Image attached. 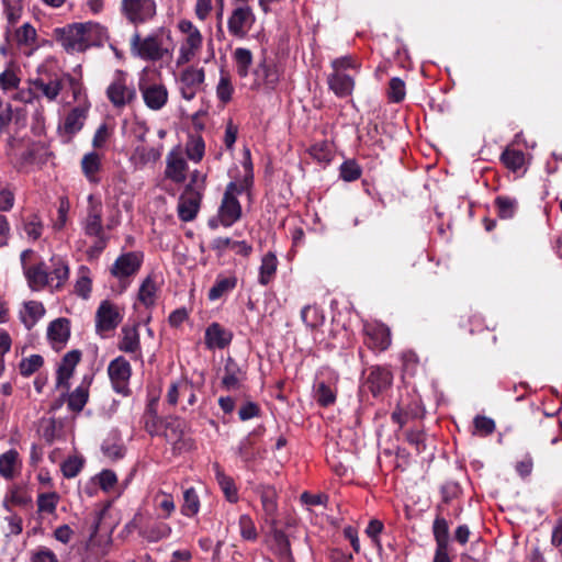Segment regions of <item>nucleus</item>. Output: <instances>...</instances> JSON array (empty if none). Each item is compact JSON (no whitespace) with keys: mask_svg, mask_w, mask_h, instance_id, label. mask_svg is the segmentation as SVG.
<instances>
[{"mask_svg":"<svg viewBox=\"0 0 562 562\" xmlns=\"http://www.w3.org/2000/svg\"><path fill=\"white\" fill-rule=\"evenodd\" d=\"M282 72L277 61L263 53L252 70L254 81L251 89L276 91L280 83Z\"/></svg>","mask_w":562,"mask_h":562,"instance_id":"nucleus-1","label":"nucleus"},{"mask_svg":"<svg viewBox=\"0 0 562 562\" xmlns=\"http://www.w3.org/2000/svg\"><path fill=\"white\" fill-rule=\"evenodd\" d=\"M92 27V23L70 24L55 30L56 38L67 52H83L90 45L88 33Z\"/></svg>","mask_w":562,"mask_h":562,"instance_id":"nucleus-2","label":"nucleus"},{"mask_svg":"<svg viewBox=\"0 0 562 562\" xmlns=\"http://www.w3.org/2000/svg\"><path fill=\"white\" fill-rule=\"evenodd\" d=\"M178 30L186 35L179 48L178 65L190 63L201 50L203 35L192 21L182 19L178 22Z\"/></svg>","mask_w":562,"mask_h":562,"instance_id":"nucleus-3","label":"nucleus"},{"mask_svg":"<svg viewBox=\"0 0 562 562\" xmlns=\"http://www.w3.org/2000/svg\"><path fill=\"white\" fill-rule=\"evenodd\" d=\"M256 22V15L250 5H236L227 19L228 33L238 40L247 37Z\"/></svg>","mask_w":562,"mask_h":562,"instance_id":"nucleus-4","label":"nucleus"},{"mask_svg":"<svg viewBox=\"0 0 562 562\" xmlns=\"http://www.w3.org/2000/svg\"><path fill=\"white\" fill-rule=\"evenodd\" d=\"M236 191V182H228L218 209L220 222L224 227L232 226L241 217V205L236 196L238 194Z\"/></svg>","mask_w":562,"mask_h":562,"instance_id":"nucleus-5","label":"nucleus"},{"mask_svg":"<svg viewBox=\"0 0 562 562\" xmlns=\"http://www.w3.org/2000/svg\"><path fill=\"white\" fill-rule=\"evenodd\" d=\"M393 383V373L387 367L373 366L369 369V373L364 380V387L378 397L391 387Z\"/></svg>","mask_w":562,"mask_h":562,"instance_id":"nucleus-6","label":"nucleus"},{"mask_svg":"<svg viewBox=\"0 0 562 562\" xmlns=\"http://www.w3.org/2000/svg\"><path fill=\"white\" fill-rule=\"evenodd\" d=\"M364 344L371 350L385 351L391 346L390 328L382 323L363 326Z\"/></svg>","mask_w":562,"mask_h":562,"instance_id":"nucleus-7","label":"nucleus"},{"mask_svg":"<svg viewBox=\"0 0 562 562\" xmlns=\"http://www.w3.org/2000/svg\"><path fill=\"white\" fill-rule=\"evenodd\" d=\"M204 80L205 71L203 68L190 66L183 69L179 78L181 97L188 101L193 100Z\"/></svg>","mask_w":562,"mask_h":562,"instance_id":"nucleus-8","label":"nucleus"},{"mask_svg":"<svg viewBox=\"0 0 562 562\" xmlns=\"http://www.w3.org/2000/svg\"><path fill=\"white\" fill-rule=\"evenodd\" d=\"M188 396L187 403L189 406L195 405L198 397L194 392V384L186 376H180L172 381L168 387L166 401L169 405H177L179 397Z\"/></svg>","mask_w":562,"mask_h":562,"instance_id":"nucleus-9","label":"nucleus"},{"mask_svg":"<svg viewBox=\"0 0 562 562\" xmlns=\"http://www.w3.org/2000/svg\"><path fill=\"white\" fill-rule=\"evenodd\" d=\"M203 194L183 190L178 201V216L182 222L193 221L200 210Z\"/></svg>","mask_w":562,"mask_h":562,"instance_id":"nucleus-10","label":"nucleus"},{"mask_svg":"<svg viewBox=\"0 0 562 562\" xmlns=\"http://www.w3.org/2000/svg\"><path fill=\"white\" fill-rule=\"evenodd\" d=\"M265 431V426L259 425L239 441L237 454L246 464L254 462L258 458L259 449L257 442Z\"/></svg>","mask_w":562,"mask_h":562,"instance_id":"nucleus-11","label":"nucleus"},{"mask_svg":"<svg viewBox=\"0 0 562 562\" xmlns=\"http://www.w3.org/2000/svg\"><path fill=\"white\" fill-rule=\"evenodd\" d=\"M109 376L117 393H125L127 381L131 376V367L128 361L119 357L110 362L108 368Z\"/></svg>","mask_w":562,"mask_h":562,"instance_id":"nucleus-12","label":"nucleus"},{"mask_svg":"<svg viewBox=\"0 0 562 562\" xmlns=\"http://www.w3.org/2000/svg\"><path fill=\"white\" fill-rule=\"evenodd\" d=\"M89 206L87 217L83 223L85 233L88 236H101L103 233L102 226V203L89 195Z\"/></svg>","mask_w":562,"mask_h":562,"instance_id":"nucleus-13","label":"nucleus"},{"mask_svg":"<svg viewBox=\"0 0 562 562\" xmlns=\"http://www.w3.org/2000/svg\"><path fill=\"white\" fill-rule=\"evenodd\" d=\"M233 339V333L218 323H212L205 329L204 344L207 349H224Z\"/></svg>","mask_w":562,"mask_h":562,"instance_id":"nucleus-14","label":"nucleus"},{"mask_svg":"<svg viewBox=\"0 0 562 562\" xmlns=\"http://www.w3.org/2000/svg\"><path fill=\"white\" fill-rule=\"evenodd\" d=\"M120 322V314L116 308L109 302H101L95 314L97 333L109 331L114 329Z\"/></svg>","mask_w":562,"mask_h":562,"instance_id":"nucleus-15","label":"nucleus"},{"mask_svg":"<svg viewBox=\"0 0 562 562\" xmlns=\"http://www.w3.org/2000/svg\"><path fill=\"white\" fill-rule=\"evenodd\" d=\"M81 359L80 350L68 351L61 359V362L57 370V387H64L69 390V379L72 376L76 366Z\"/></svg>","mask_w":562,"mask_h":562,"instance_id":"nucleus-16","label":"nucleus"},{"mask_svg":"<svg viewBox=\"0 0 562 562\" xmlns=\"http://www.w3.org/2000/svg\"><path fill=\"white\" fill-rule=\"evenodd\" d=\"M140 267V261L135 252H127L120 256L112 269L111 273L122 280L135 274Z\"/></svg>","mask_w":562,"mask_h":562,"instance_id":"nucleus-17","label":"nucleus"},{"mask_svg":"<svg viewBox=\"0 0 562 562\" xmlns=\"http://www.w3.org/2000/svg\"><path fill=\"white\" fill-rule=\"evenodd\" d=\"M246 372L243 371L235 359L228 357L224 366V375L222 386L227 391L238 390L241 382L246 379Z\"/></svg>","mask_w":562,"mask_h":562,"instance_id":"nucleus-18","label":"nucleus"},{"mask_svg":"<svg viewBox=\"0 0 562 562\" xmlns=\"http://www.w3.org/2000/svg\"><path fill=\"white\" fill-rule=\"evenodd\" d=\"M212 469L214 471L215 480L226 501L232 504L237 503L239 496L234 479L224 472V469L218 462H214Z\"/></svg>","mask_w":562,"mask_h":562,"instance_id":"nucleus-19","label":"nucleus"},{"mask_svg":"<svg viewBox=\"0 0 562 562\" xmlns=\"http://www.w3.org/2000/svg\"><path fill=\"white\" fill-rule=\"evenodd\" d=\"M329 89L338 98L350 97L355 89V77L352 75L329 74L327 77Z\"/></svg>","mask_w":562,"mask_h":562,"instance_id":"nucleus-20","label":"nucleus"},{"mask_svg":"<svg viewBox=\"0 0 562 562\" xmlns=\"http://www.w3.org/2000/svg\"><path fill=\"white\" fill-rule=\"evenodd\" d=\"M165 30L161 27L156 33L143 38V58L158 60L164 57L162 37Z\"/></svg>","mask_w":562,"mask_h":562,"instance_id":"nucleus-21","label":"nucleus"},{"mask_svg":"<svg viewBox=\"0 0 562 562\" xmlns=\"http://www.w3.org/2000/svg\"><path fill=\"white\" fill-rule=\"evenodd\" d=\"M168 100V91L162 85L143 88V101L151 110H160Z\"/></svg>","mask_w":562,"mask_h":562,"instance_id":"nucleus-22","label":"nucleus"},{"mask_svg":"<svg viewBox=\"0 0 562 562\" xmlns=\"http://www.w3.org/2000/svg\"><path fill=\"white\" fill-rule=\"evenodd\" d=\"M159 394H160V389L158 391H156L154 389L148 387L147 413L149 416L145 422V429L151 436L158 435L164 426L162 420L155 415V409H154V406L158 402Z\"/></svg>","mask_w":562,"mask_h":562,"instance_id":"nucleus-23","label":"nucleus"},{"mask_svg":"<svg viewBox=\"0 0 562 562\" xmlns=\"http://www.w3.org/2000/svg\"><path fill=\"white\" fill-rule=\"evenodd\" d=\"M499 160L512 172L525 173L526 171V155L522 150L507 147L501 154Z\"/></svg>","mask_w":562,"mask_h":562,"instance_id":"nucleus-24","label":"nucleus"},{"mask_svg":"<svg viewBox=\"0 0 562 562\" xmlns=\"http://www.w3.org/2000/svg\"><path fill=\"white\" fill-rule=\"evenodd\" d=\"M278 265L279 261L274 252L268 251L262 257L258 276V282L260 285L267 286L276 279Z\"/></svg>","mask_w":562,"mask_h":562,"instance_id":"nucleus-25","label":"nucleus"},{"mask_svg":"<svg viewBox=\"0 0 562 562\" xmlns=\"http://www.w3.org/2000/svg\"><path fill=\"white\" fill-rule=\"evenodd\" d=\"M272 539L274 543V550L279 557L280 562H294L291 543L285 532L281 529L274 528L272 530Z\"/></svg>","mask_w":562,"mask_h":562,"instance_id":"nucleus-26","label":"nucleus"},{"mask_svg":"<svg viewBox=\"0 0 562 562\" xmlns=\"http://www.w3.org/2000/svg\"><path fill=\"white\" fill-rule=\"evenodd\" d=\"M164 283L161 274L151 272L143 280V305L150 306L155 303L156 293Z\"/></svg>","mask_w":562,"mask_h":562,"instance_id":"nucleus-27","label":"nucleus"},{"mask_svg":"<svg viewBox=\"0 0 562 562\" xmlns=\"http://www.w3.org/2000/svg\"><path fill=\"white\" fill-rule=\"evenodd\" d=\"M47 336L54 342L65 344L70 337V322L67 318H57L48 325Z\"/></svg>","mask_w":562,"mask_h":562,"instance_id":"nucleus-28","label":"nucleus"},{"mask_svg":"<svg viewBox=\"0 0 562 562\" xmlns=\"http://www.w3.org/2000/svg\"><path fill=\"white\" fill-rule=\"evenodd\" d=\"M237 285V278L235 276L224 277L217 276L213 286L209 290L207 297L210 301H216L225 294L233 291Z\"/></svg>","mask_w":562,"mask_h":562,"instance_id":"nucleus-29","label":"nucleus"},{"mask_svg":"<svg viewBox=\"0 0 562 562\" xmlns=\"http://www.w3.org/2000/svg\"><path fill=\"white\" fill-rule=\"evenodd\" d=\"M494 207L496 214L502 220L513 218L518 210V201L515 198L508 195H497L494 199Z\"/></svg>","mask_w":562,"mask_h":562,"instance_id":"nucleus-30","label":"nucleus"},{"mask_svg":"<svg viewBox=\"0 0 562 562\" xmlns=\"http://www.w3.org/2000/svg\"><path fill=\"white\" fill-rule=\"evenodd\" d=\"M236 72L239 78H246L249 75L250 67L254 61L252 53L245 47H237L233 53Z\"/></svg>","mask_w":562,"mask_h":562,"instance_id":"nucleus-31","label":"nucleus"},{"mask_svg":"<svg viewBox=\"0 0 562 562\" xmlns=\"http://www.w3.org/2000/svg\"><path fill=\"white\" fill-rule=\"evenodd\" d=\"M437 515L432 524V535L436 541V546H449V524L445 517H442L441 505L437 506Z\"/></svg>","mask_w":562,"mask_h":562,"instance_id":"nucleus-32","label":"nucleus"},{"mask_svg":"<svg viewBox=\"0 0 562 562\" xmlns=\"http://www.w3.org/2000/svg\"><path fill=\"white\" fill-rule=\"evenodd\" d=\"M25 277L32 290H38L49 283V273L43 262L37 266L30 267L25 271Z\"/></svg>","mask_w":562,"mask_h":562,"instance_id":"nucleus-33","label":"nucleus"},{"mask_svg":"<svg viewBox=\"0 0 562 562\" xmlns=\"http://www.w3.org/2000/svg\"><path fill=\"white\" fill-rule=\"evenodd\" d=\"M25 313H20L21 322L27 329H31L44 315L45 308L41 302L29 301L24 303Z\"/></svg>","mask_w":562,"mask_h":562,"instance_id":"nucleus-34","label":"nucleus"},{"mask_svg":"<svg viewBox=\"0 0 562 562\" xmlns=\"http://www.w3.org/2000/svg\"><path fill=\"white\" fill-rule=\"evenodd\" d=\"M187 162L181 157H169L166 166V177L176 183H182L186 180Z\"/></svg>","mask_w":562,"mask_h":562,"instance_id":"nucleus-35","label":"nucleus"},{"mask_svg":"<svg viewBox=\"0 0 562 562\" xmlns=\"http://www.w3.org/2000/svg\"><path fill=\"white\" fill-rule=\"evenodd\" d=\"M153 504L159 518H168L176 507L172 495L164 492L155 494L153 497Z\"/></svg>","mask_w":562,"mask_h":562,"instance_id":"nucleus-36","label":"nucleus"},{"mask_svg":"<svg viewBox=\"0 0 562 562\" xmlns=\"http://www.w3.org/2000/svg\"><path fill=\"white\" fill-rule=\"evenodd\" d=\"M19 462V453L14 449H10L0 456V475L7 480H11L15 475V468Z\"/></svg>","mask_w":562,"mask_h":562,"instance_id":"nucleus-37","label":"nucleus"},{"mask_svg":"<svg viewBox=\"0 0 562 562\" xmlns=\"http://www.w3.org/2000/svg\"><path fill=\"white\" fill-rule=\"evenodd\" d=\"M89 398L88 386L80 385L76 387L71 393H67V405L68 408L74 413H80Z\"/></svg>","mask_w":562,"mask_h":562,"instance_id":"nucleus-38","label":"nucleus"},{"mask_svg":"<svg viewBox=\"0 0 562 562\" xmlns=\"http://www.w3.org/2000/svg\"><path fill=\"white\" fill-rule=\"evenodd\" d=\"M314 398L319 406L328 407L336 402V391L324 381H321L314 386Z\"/></svg>","mask_w":562,"mask_h":562,"instance_id":"nucleus-39","label":"nucleus"},{"mask_svg":"<svg viewBox=\"0 0 562 562\" xmlns=\"http://www.w3.org/2000/svg\"><path fill=\"white\" fill-rule=\"evenodd\" d=\"M106 93L111 102L116 106L124 105L135 97L134 91H127V89L119 82L112 83L108 88Z\"/></svg>","mask_w":562,"mask_h":562,"instance_id":"nucleus-40","label":"nucleus"},{"mask_svg":"<svg viewBox=\"0 0 562 562\" xmlns=\"http://www.w3.org/2000/svg\"><path fill=\"white\" fill-rule=\"evenodd\" d=\"M86 117V110L81 108L72 109L66 116L64 122V130L67 134L72 135L79 132L83 126Z\"/></svg>","mask_w":562,"mask_h":562,"instance_id":"nucleus-41","label":"nucleus"},{"mask_svg":"<svg viewBox=\"0 0 562 562\" xmlns=\"http://www.w3.org/2000/svg\"><path fill=\"white\" fill-rule=\"evenodd\" d=\"M200 510V498L194 487H189L183 492V504L181 514L186 517H193Z\"/></svg>","mask_w":562,"mask_h":562,"instance_id":"nucleus-42","label":"nucleus"},{"mask_svg":"<svg viewBox=\"0 0 562 562\" xmlns=\"http://www.w3.org/2000/svg\"><path fill=\"white\" fill-rule=\"evenodd\" d=\"M234 93V87L232 85L231 76L227 71L221 70L220 80L216 87V95L224 104L228 103Z\"/></svg>","mask_w":562,"mask_h":562,"instance_id":"nucleus-43","label":"nucleus"},{"mask_svg":"<svg viewBox=\"0 0 562 562\" xmlns=\"http://www.w3.org/2000/svg\"><path fill=\"white\" fill-rule=\"evenodd\" d=\"M330 66L334 74L340 75H349L348 70H353L357 74L360 67L357 59L351 55L335 58L331 60Z\"/></svg>","mask_w":562,"mask_h":562,"instance_id":"nucleus-44","label":"nucleus"},{"mask_svg":"<svg viewBox=\"0 0 562 562\" xmlns=\"http://www.w3.org/2000/svg\"><path fill=\"white\" fill-rule=\"evenodd\" d=\"M361 176L362 168L355 159H347L339 167V177L346 182H353Z\"/></svg>","mask_w":562,"mask_h":562,"instance_id":"nucleus-45","label":"nucleus"},{"mask_svg":"<svg viewBox=\"0 0 562 562\" xmlns=\"http://www.w3.org/2000/svg\"><path fill=\"white\" fill-rule=\"evenodd\" d=\"M205 144L203 138L200 135L191 136L186 145L187 157L194 162H199L203 158Z\"/></svg>","mask_w":562,"mask_h":562,"instance_id":"nucleus-46","label":"nucleus"},{"mask_svg":"<svg viewBox=\"0 0 562 562\" xmlns=\"http://www.w3.org/2000/svg\"><path fill=\"white\" fill-rule=\"evenodd\" d=\"M383 530L384 524L376 518L371 519L364 530L366 535L370 538L379 554H381L383 551V547L380 540V535L383 532Z\"/></svg>","mask_w":562,"mask_h":562,"instance_id":"nucleus-47","label":"nucleus"},{"mask_svg":"<svg viewBox=\"0 0 562 562\" xmlns=\"http://www.w3.org/2000/svg\"><path fill=\"white\" fill-rule=\"evenodd\" d=\"M406 95L405 82L398 78L393 77L389 82L387 99L393 103H401Z\"/></svg>","mask_w":562,"mask_h":562,"instance_id":"nucleus-48","label":"nucleus"},{"mask_svg":"<svg viewBox=\"0 0 562 562\" xmlns=\"http://www.w3.org/2000/svg\"><path fill=\"white\" fill-rule=\"evenodd\" d=\"M53 270L49 273V280L56 279L55 286L58 289L64 285L69 276L68 266L60 258H52Z\"/></svg>","mask_w":562,"mask_h":562,"instance_id":"nucleus-49","label":"nucleus"},{"mask_svg":"<svg viewBox=\"0 0 562 562\" xmlns=\"http://www.w3.org/2000/svg\"><path fill=\"white\" fill-rule=\"evenodd\" d=\"M123 338L120 344V349L126 352L135 351L138 346V333L137 326L134 325L132 328H122Z\"/></svg>","mask_w":562,"mask_h":562,"instance_id":"nucleus-50","label":"nucleus"},{"mask_svg":"<svg viewBox=\"0 0 562 562\" xmlns=\"http://www.w3.org/2000/svg\"><path fill=\"white\" fill-rule=\"evenodd\" d=\"M101 166L100 156L92 151L83 156L81 168L89 180H93V176L99 171Z\"/></svg>","mask_w":562,"mask_h":562,"instance_id":"nucleus-51","label":"nucleus"},{"mask_svg":"<svg viewBox=\"0 0 562 562\" xmlns=\"http://www.w3.org/2000/svg\"><path fill=\"white\" fill-rule=\"evenodd\" d=\"M301 318L311 328L317 327L323 321L321 311L315 305H305L301 311Z\"/></svg>","mask_w":562,"mask_h":562,"instance_id":"nucleus-52","label":"nucleus"},{"mask_svg":"<svg viewBox=\"0 0 562 562\" xmlns=\"http://www.w3.org/2000/svg\"><path fill=\"white\" fill-rule=\"evenodd\" d=\"M101 450L103 454L111 460H117L124 454V448L115 437L105 439L101 446Z\"/></svg>","mask_w":562,"mask_h":562,"instance_id":"nucleus-53","label":"nucleus"},{"mask_svg":"<svg viewBox=\"0 0 562 562\" xmlns=\"http://www.w3.org/2000/svg\"><path fill=\"white\" fill-rule=\"evenodd\" d=\"M240 536L248 541H255L258 537L254 520L249 515H240L238 520Z\"/></svg>","mask_w":562,"mask_h":562,"instance_id":"nucleus-54","label":"nucleus"},{"mask_svg":"<svg viewBox=\"0 0 562 562\" xmlns=\"http://www.w3.org/2000/svg\"><path fill=\"white\" fill-rule=\"evenodd\" d=\"M34 86L49 100H55L61 90V82L59 80L44 82L42 79H37L34 81Z\"/></svg>","mask_w":562,"mask_h":562,"instance_id":"nucleus-55","label":"nucleus"},{"mask_svg":"<svg viewBox=\"0 0 562 562\" xmlns=\"http://www.w3.org/2000/svg\"><path fill=\"white\" fill-rule=\"evenodd\" d=\"M171 528L169 525L165 522H155L153 527L148 528L145 532H143V537H145L148 541L155 542L162 538H166L170 535Z\"/></svg>","mask_w":562,"mask_h":562,"instance_id":"nucleus-56","label":"nucleus"},{"mask_svg":"<svg viewBox=\"0 0 562 562\" xmlns=\"http://www.w3.org/2000/svg\"><path fill=\"white\" fill-rule=\"evenodd\" d=\"M473 426L475 434H479L480 436L492 435L496 428L495 422L492 418L483 415H476L474 417Z\"/></svg>","mask_w":562,"mask_h":562,"instance_id":"nucleus-57","label":"nucleus"},{"mask_svg":"<svg viewBox=\"0 0 562 562\" xmlns=\"http://www.w3.org/2000/svg\"><path fill=\"white\" fill-rule=\"evenodd\" d=\"M83 467V459L80 457H69L61 464L63 475L67 479H71L78 475Z\"/></svg>","mask_w":562,"mask_h":562,"instance_id":"nucleus-58","label":"nucleus"},{"mask_svg":"<svg viewBox=\"0 0 562 562\" xmlns=\"http://www.w3.org/2000/svg\"><path fill=\"white\" fill-rule=\"evenodd\" d=\"M44 363L43 357L40 355H32L29 358L22 359L20 363V372L24 376H29L36 372Z\"/></svg>","mask_w":562,"mask_h":562,"instance_id":"nucleus-59","label":"nucleus"},{"mask_svg":"<svg viewBox=\"0 0 562 562\" xmlns=\"http://www.w3.org/2000/svg\"><path fill=\"white\" fill-rule=\"evenodd\" d=\"M206 188V175L202 173L199 170H194L190 175V181L186 186L184 190L192 191V192H199L201 194H204Z\"/></svg>","mask_w":562,"mask_h":562,"instance_id":"nucleus-60","label":"nucleus"},{"mask_svg":"<svg viewBox=\"0 0 562 562\" xmlns=\"http://www.w3.org/2000/svg\"><path fill=\"white\" fill-rule=\"evenodd\" d=\"M406 440L411 446L415 447L416 452L419 454L426 449L425 440L426 434L419 429H412L406 432Z\"/></svg>","mask_w":562,"mask_h":562,"instance_id":"nucleus-61","label":"nucleus"},{"mask_svg":"<svg viewBox=\"0 0 562 562\" xmlns=\"http://www.w3.org/2000/svg\"><path fill=\"white\" fill-rule=\"evenodd\" d=\"M15 37L20 45H30L35 42L36 31L30 23H25L16 30Z\"/></svg>","mask_w":562,"mask_h":562,"instance_id":"nucleus-62","label":"nucleus"},{"mask_svg":"<svg viewBox=\"0 0 562 562\" xmlns=\"http://www.w3.org/2000/svg\"><path fill=\"white\" fill-rule=\"evenodd\" d=\"M260 415H261L260 406L252 401H248V402L244 403L240 406V408L238 409V417L241 422H246L251 418L260 417Z\"/></svg>","mask_w":562,"mask_h":562,"instance_id":"nucleus-63","label":"nucleus"},{"mask_svg":"<svg viewBox=\"0 0 562 562\" xmlns=\"http://www.w3.org/2000/svg\"><path fill=\"white\" fill-rule=\"evenodd\" d=\"M123 12L132 23L140 21V0H123Z\"/></svg>","mask_w":562,"mask_h":562,"instance_id":"nucleus-64","label":"nucleus"}]
</instances>
